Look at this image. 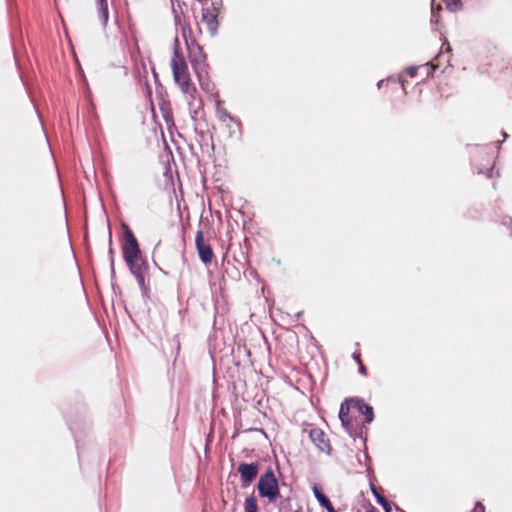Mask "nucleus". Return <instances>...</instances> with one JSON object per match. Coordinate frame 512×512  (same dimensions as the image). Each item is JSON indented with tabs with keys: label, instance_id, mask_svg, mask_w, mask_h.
I'll return each instance as SVG.
<instances>
[{
	"label": "nucleus",
	"instance_id": "1",
	"mask_svg": "<svg viewBox=\"0 0 512 512\" xmlns=\"http://www.w3.org/2000/svg\"><path fill=\"white\" fill-rule=\"evenodd\" d=\"M170 66L174 82L178 85L182 94L185 96L188 105L192 106L198 96V91L191 79L188 64L178 39L175 40Z\"/></svg>",
	"mask_w": 512,
	"mask_h": 512
},
{
	"label": "nucleus",
	"instance_id": "2",
	"mask_svg": "<svg viewBox=\"0 0 512 512\" xmlns=\"http://www.w3.org/2000/svg\"><path fill=\"white\" fill-rule=\"evenodd\" d=\"M124 228V243L122 244L123 258L134 275H141V267L138 264L141 251L136 237L127 225Z\"/></svg>",
	"mask_w": 512,
	"mask_h": 512
},
{
	"label": "nucleus",
	"instance_id": "3",
	"mask_svg": "<svg viewBox=\"0 0 512 512\" xmlns=\"http://www.w3.org/2000/svg\"><path fill=\"white\" fill-rule=\"evenodd\" d=\"M257 490L259 496L268 499L269 503H276L281 497L279 480L271 467H268L266 471L260 475Z\"/></svg>",
	"mask_w": 512,
	"mask_h": 512
},
{
	"label": "nucleus",
	"instance_id": "4",
	"mask_svg": "<svg viewBox=\"0 0 512 512\" xmlns=\"http://www.w3.org/2000/svg\"><path fill=\"white\" fill-rule=\"evenodd\" d=\"M186 46L189 52L190 62L197 74L201 87L205 90H209V83L204 82L203 76V73H207L205 71V67L207 66V64L206 54L202 46H200L194 39H186Z\"/></svg>",
	"mask_w": 512,
	"mask_h": 512
},
{
	"label": "nucleus",
	"instance_id": "5",
	"mask_svg": "<svg viewBox=\"0 0 512 512\" xmlns=\"http://www.w3.org/2000/svg\"><path fill=\"white\" fill-rule=\"evenodd\" d=\"M361 416V406L358 398L346 399L340 406L339 419L347 430H353L358 425Z\"/></svg>",
	"mask_w": 512,
	"mask_h": 512
},
{
	"label": "nucleus",
	"instance_id": "6",
	"mask_svg": "<svg viewBox=\"0 0 512 512\" xmlns=\"http://www.w3.org/2000/svg\"><path fill=\"white\" fill-rule=\"evenodd\" d=\"M495 157L484 149H475L472 153V164L479 174H485L492 178L494 173Z\"/></svg>",
	"mask_w": 512,
	"mask_h": 512
},
{
	"label": "nucleus",
	"instance_id": "7",
	"mask_svg": "<svg viewBox=\"0 0 512 512\" xmlns=\"http://www.w3.org/2000/svg\"><path fill=\"white\" fill-rule=\"evenodd\" d=\"M196 249L199 258L204 264H210L214 258V253L211 245L204 240V234L202 231H197L195 237Z\"/></svg>",
	"mask_w": 512,
	"mask_h": 512
},
{
	"label": "nucleus",
	"instance_id": "8",
	"mask_svg": "<svg viewBox=\"0 0 512 512\" xmlns=\"http://www.w3.org/2000/svg\"><path fill=\"white\" fill-rule=\"evenodd\" d=\"M243 486L250 485L258 475L259 463H240L237 468Z\"/></svg>",
	"mask_w": 512,
	"mask_h": 512
},
{
	"label": "nucleus",
	"instance_id": "9",
	"mask_svg": "<svg viewBox=\"0 0 512 512\" xmlns=\"http://www.w3.org/2000/svg\"><path fill=\"white\" fill-rule=\"evenodd\" d=\"M309 437L319 451L330 454L332 447L327 434L320 428H312Z\"/></svg>",
	"mask_w": 512,
	"mask_h": 512
},
{
	"label": "nucleus",
	"instance_id": "10",
	"mask_svg": "<svg viewBox=\"0 0 512 512\" xmlns=\"http://www.w3.org/2000/svg\"><path fill=\"white\" fill-rule=\"evenodd\" d=\"M217 17L218 12L215 7L202 9L201 23L205 25L206 31L211 36H214L216 34L219 26Z\"/></svg>",
	"mask_w": 512,
	"mask_h": 512
},
{
	"label": "nucleus",
	"instance_id": "11",
	"mask_svg": "<svg viewBox=\"0 0 512 512\" xmlns=\"http://www.w3.org/2000/svg\"><path fill=\"white\" fill-rule=\"evenodd\" d=\"M313 493L320 505L324 507L327 512H337L334 509L331 501L321 492V490L316 485L313 487Z\"/></svg>",
	"mask_w": 512,
	"mask_h": 512
},
{
	"label": "nucleus",
	"instance_id": "12",
	"mask_svg": "<svg viewBox=\"0 0 512 512\" xmlns=\"http://www.w3.org/2000/svg\"><path fill=\"white\" fill-rule=\"evenodd\" d=\"M218 117L219 120L225 123L229 128L232 126L238 127L240 125L225 109L218 108Z\"/></svg>",
	"mask_w": 512,
	"mask_h": 512
},
{
	"label": "nucleus",
	"instance_id": "13",
	"mask_svg": "<svg viewBox=\"0 0 512 512\" xmlns=\"http://www.w3.org/2000/svg\"><path fill=\"white\" fill-rule=\"evenodd\" d=\"M359 405L361 406V416H363L364 422L370 423L374 417L373 408L361 399H359Z\"/></svg>",
	"mask_w": 512,
	"mask_h": 512
},
{
	"label": "nucleus",
	"instance_id": "14",
	"mask_svg": "<svg viewBox=\"0 0 512 512\" xmlns=\"http://www.w3.org/2000/svg\"><path fill=\"white\" fill-rule=\"evenodd\" d=\"M97 4L101 21L104 25H106L109 19L107 0H97Z\"/></svg>",
	"mask_w": 512,
	"mask_h": 512
},
{
	"label": "nucleus",
	"instance_id": "15",
	"mask_svg": "<svg viewBox=\"0 0 512 512\" xmlns=\"http://www.w3.org/2000/svg\"><path fill=\"white\" fill-rule=\"evenodd\" d=\"M446 8L451 12H457L462 9L461 0H443Z\"/></svg>",
	"mask_w": 512,
	"mask_h": 512
},
{
	"label": "nucleus",
	"instance_id": "16",
	"mask_svg": "<svg viewBox=\"0 0 512 512\" xmlns=\"http://www.w3.org/2000/svg\"><path fill=\"white\" fill-rule=\"evenodd\" d=\"M258 505L254 497H248L245 500V512H257Z\"/></svg>",
	"mask_w": 512,
	"mask_h": 512
},
{
	"label": "nucleus",
	"instance_id": "17",
	"mask_svg": "<svg viewBox=\"0 0 512 512\" xmlns=\"http://www.w3.org/2000/svg\"><path fill=\"white\" fill-rule=\"evenodd\" d=\"M373 493H374V494H375V496L377 497L378 502H379V503L384 507V509H385L387 512H389V511H390V509H391V507H390V504H389L388 500H387L384 496H382V495L378 494V493H377V491H376L375 489H373Z\"/></svg>",
	"mask_w": 512,
	"mask_h": 512
},
{
	"label": "nucleus",
	"instance_id": "18",
	"mask_svg": "<svg viewBox=\"0 0 512 512\" xmlns=\"http://www.w3.org/2000/svg\"><path fill=\"white\" fill-rule=\"evenodd\" d=\"M472 512H485V506L481 502H477Z\"/></svg>",
	"mask_w": 512,
	"mask_h": 512
},
{
	"label": "nucleus",
	"instance_id": "19",
	"mask_svg": "<svg viewBox=\"0 0 512 512\" xmlns=\"http://www.w3.org/2000/svg\"><path fill=\"white\" fill-rule=\"evenodd\" d=\"M359 373L364 375V376H367L368 375V372H367V368L366 366L362 363L359 364Z\"/></svg>",
	"mask_w": 512,
	"mask_h": 512
},
{
	"label": "nucleus",
	"instance_id": "20",
	"mask_svg": "<svg viewBox=\"0 0 512 512\" xmlns=\"http://www.w3.org/2000/svg\"><path fill=\"white\" fill-rule=\"evenodd\" d=\"M353 358H354V360L357 361L358 364L362 363L361 355L359 352L353 353Z\"/></svg>",
	"mask_w": 512,
	"mask_h": 512
},
{
	"label": "nucleus",
	"instance_id": "21",
	"mask_svg": "<svg viewBox=\"0 0 512 512\" xmlns=\"http://www.w3.org/2000/svg\"><path fill=\"white\" fill-rule=\"evenodd\" d=\"M367 512H379L375 507L371 506Z\"/></svg>",
	"mask_w": 512,
	"mask_h": 512
},
{
	"label": "nucleus",
	"instance_id": "22",
	"mask_svg": "<svg viewBox=\"0 0 512 512\" xmlns=\"http://www.w3.org/2000/svg\"><path fill=\"white\" fill-rule=\"evenodd\" d=\"M415 73H416V72H415V69H414V68H411V69H410V71H409V74H410L411 76H414V75H415Z\"/></svg>",
	"mask_w": 512,
	"mask_h": 512
}]
</instances>
